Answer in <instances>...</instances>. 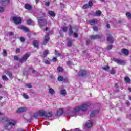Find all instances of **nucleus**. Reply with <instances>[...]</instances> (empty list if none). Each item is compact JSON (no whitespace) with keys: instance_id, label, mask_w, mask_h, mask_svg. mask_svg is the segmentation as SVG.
<instances>
[{"instance_id":"nucleus-2","label":"nucleus","mask_w":131,"mask_h":131,"mask_svg":"<svg viewBox=\"0 0 131 131\" xmlns=\"http://www.w3.org/2000/svg\"><path fill=\"white\" fill-rule=\"evenodd\" d=\"M91 106V103L88 102L87 103L82 104L80 106H76L74 108V111H71L68 116L70 117H73V116H75L77 114V112H79V111L81 110L82 111H86L88 110V108Z\"/></svg>"},{"instance_id":"nucleus-43","label":"nucleus","mask_w":131,"mask_h":131,"mask_svg":"<svg viewBox=\"0 0 131 131\" xmlns=\"http://www.w3.org/2000/svg\"><path fill=\"white\" fill-rule=\"evenodd\" d=\"M2 79L3 80H8V77L6 75L2 76Z\"/></svg>"},{"instance_id":"nucleus-49","label":"nucleus","mask_w":131,"mask_h":131,"mask_svg":"<svg viewBox=\"0 0 131 131\" xmlns=\"http://www.w3.org/2000/svg\"><path fill=\"white\" fill-rule=\"evenodd\" d=\"M62 30L63 31V32H66V31H67V28L66 27L62 28Z\"/></svg>"},{"instance_id":"nucleus-9","label":"nucleus","mask_w":131,"mask_h":131,"mask_svg":"<svg viewBox=\"0 0 131 131\" xmlns=\"http://www.w3.org/2000/svg\"><path fill=\"white\" fill-rule=\"evenodd\" d=\"M27 111V107H21L18 108L16 111L17 113H22Z\"/></svg>"},{"instance_id":"nucleus-52","label":"nucleus","mask_w":131,"mask_h":131,"mask_svg":"<svg viewBox=\"0 0 131 131\" xmlns=\"http://www.w3.org/2000/svg\"><path fill=\"white\" fill-rule=\"evenodd\" d=\"M14 59L15 61H19V58L17 56H14Z\"/></svg>"},{"instance_id":"nucleus-53","label":"nucleus","mask_w":131,"mask_h":131,"mask_svg":"<svg viewBox=\"0 0 131 131\" xmlns=\"http://www.w3.org/2000/svg\"><path fill=\"white\" fill-rule=\"evenodd\" d=\"M45 64H51V63L50 62V61L46 60L45 61Z\"/></svg>"},{"instance_id":"nucleus-31","label":"nucleus","mask_w":131,"mask_h":131,"mask_svg":"<svg viewBox=\"0 0 131 131\" xmlns=\"http://www.w3.org/2000/svg\"><path fill=\"white\" fill-rule=\"evenodd\" d=\"M20 29H22V30H24L25 32H28V31H29V29L26 28V27H21L20 28Z\"/></svg>"},{"instance_id":"nucleus-17","label":"nucleus","mask_w":131,"mask_h":131,"mask_svg":"<svg viewBox=\"0 0 131 131\" xmlns=\"http://www.w3.org/2000/svg\"><path fill=\"white\" fill-rule=\"evenodd\" d=\"M90 24L91 25H95V24H97L98 23V19H92L89 21Z\"/></svg>"},{"instance_id":"nucleus-5","label":"nucleus","mask_w":131,"mask_h":131,"mask_svg":"<svg viewBox=\"0 0 131 131\" xmlns=\"http://www.w3.org/2000/svg\"><path fill=\"white\" fill-rule=\"evenodd\" d=\"M30 56V55L28 53L25 54L21 58L19 59V62H20V63H24V62H26Z\"/></svg>"},{"instance_id":"nucleus-41","label":"nucleus","mask_w":131,"mask_h":131,"mask_svg":"<svg viewBox=\"0 0 131 131\" xmlns=\"http://www.w3.org/2000/svg\"><path fill=\"white\" fill-rule=\"evenodd\" d=\"M109 66H106V67H103L102 68V69L103 70H105V71H108V70H109Z\"/></svg>"},{"instance_id":"nucleus-34","label":"nucleus","mask_w":131,"mask_h":131,"mask_svg":"<svg viewBox=\"0 0 131 131\" xmlns=\"http://www.w3.org/2000/svg\"><path fill=\"white\" fill-rule=\"evenodd\" d=\"M82 8L84 9V10H86V9H89V4H84Z\"/></svg>"},{"instance_id":"nucleus-54","label":"nucleus","mask_w":131,"mask_h":131,"mask_svg":"<svg viewBox=\"0 0 131 131\" xmlns=\"http://www.w3.org/2000/svg\"><path fill=\"white\" fill-rule=\"evenodd\" d=\"M23 97H24V98H25V99H28V98H29L28 95H27L26 94H24Z\"/></svg>"},{"instance_id":"nucleus-24","label":"nucleus","mask_w":131,"mask_h":131,"mask_svg":"<svg viewBox=\"0 0 131 131\" xmlns=\"http://www.w3.org/2000/svg\"><path fill=\"white\" fill-rule=\"evenodd\" d=\"M33 45L35 48H38V41L37 40H35L33 42Z\"/></svg>"},{"instance_id":"nucleus-33","label":"nucleus","mask_w":131,"mask_h":131,"mask_svg":"<svg viewBox=\"0 0 131 131\" xmlns=\"http://www.w3.org/2000/svg\"><path fill=\"white\" fill-rule=\"evenodd\" d=\"M3 54L4 57H7V56H8V53L7 52V51L5 49L3 50Z\"/></svg>"},{"instance_id":"nucleus-12","label":"nucleus","mask_w":131,"mask_h":131,"mask_svg":"<svg viewBox=\"0 0 131 131\" xmlns=\"http://www.w3.org/2000/svg\"><path fill=\"white\" fill-rule=\"evenodd\" d=\"M99 113V110H95L93 111H92L90 114L91 117H94V116H96L97 114Z\"/></svg>"},{"instance_id":"nucleus-29","label":"nucleus","mask_w":131,"mask_h":131,"mask_svg":"<svg viewBox=\"0 0 131 131\" xmlns=\"http://www.w3.org/2000/svg\"><path fill=\"white\" fill-rule=\"evenodd\" d=\"M48 14L51 16V17H55V13L52 11H48Z\"/></svg>"},{"instance_id":"nucleus-62","label":"nucleus","mask_w":131,"mask_h":131,"mask_svg":"<svg viewBox=\"0 0 131 131\" xmlns=\"http://www.w3.org/2000/svg\"><path fill=\"white\" fill-rule=\"evenodd\" d=\"M126 105H127V106H128L129 105V101H126Z\"/></svg>"},{"instance_id":"nucleus-13","label":"nucleus","mask_w":131,"mask_h":131,"mask_svg":"<svg viewBox=\"0 0 131 131\" xmlns=\"http://www.w3.org/2000/svg\"><path fill=\"white\" fill-rule=\"evenodd\" d=\"M93 126V122L91 121H88L86 123V127L88 128H90V127H92Z\"/></svg>"},{"instance_id":"nucleus-15","label":"nucleus","mask_w":131,"mask_h":131,"mask_svg":"<svg viewBox=\"0 0 131 131\" xmlns=\"http://www.w3.org/2000/svg\"><path fill=\"white\" fill-rule=\"evenodd\" d=\"M63 109H62V108L59 109L57 111V112L56 114V116H61V115H62L63 114Z\"/></svg>"},{"instance_id":"nucleus-46","label":"nucleus","mask_w":131,"mask_h":131,"mask_svg":"<svg viewBox=\"0 0 131 131\" xmlns=\"http://www.w3.org/2000/svg\"><path fill=\"white\" fill-rule=\"evenodd\" d=\"M73 36L75 38H77V37H78V34L76 33H74Z\"/></svg>"},{"instance_id":"nucleus-21","label":"nucleus","mask_w":131,"mask_h":131,"mask_svg":"<svg viewBox=\"0 0 131 131\" xmlns=\"http://www.w3.org/2000/svg\"><path fill=\"white\" fill-rule=\"evenodd\" d=\"M122 52L123 53V54H124V55H126V56H127V55H128V54H129L128 50H127L126 49H123L122 50Z\"/></svg>"},{"instance_id":"nucleus-25","label":"nucleus","mask_w":131,"mask_h":131,"mask_svg":"<svg viewBox=\"0 0 131 131\" xmlns=\"http://www.w3.org/2000/svg\"><path fill=\"white\" fill-rule=\"evenodd\" d=\"M60 94L62 96H66V94H67L66 90L65 89H62L60 91Z\"/></svg>"},{"instance_id":"nucleus-32","label":"nucleus","mask_w":131,"mask_h":131,"mask_svg":"<svg viewBox=\"0 0 131 131\" xmlns=\"http://www.w3.org/2000/svg\"><path fill=\"white\" fill-rule=\"evenodd\" d=\"M125 81H126V82H128V83H129V82H130V78H129V77H125Z\"/></svg>"},{"instance_id":"nucleus-10","label":"nucleus","mask_w":131,"mask_h":131,"mask_svg":"<svg viewBox=\"0 0 131 131\" xmlns=\"http://www.w3.org/2000/svg\"><path fill=\"white\" fill-rule=\"evenodd\" d=\"M113 61L116 62L117 64H120V65H123L124 64V61L118 59L117 58H113Z\"/></svg>"},{"instance_id":"nucleus-47","label":"nucleus","mask_w":131,"mask_h":131,"mask_svg":"<svg viewBox=\"0 0 131 131\" xmlns=\"http://www.w3.org/2000/svg\"><path fill=\"white\" fill-rule=\"evenodd\" d=\"M5 11V8L4 7H0V13H3Z\"/></svg>"},{"instance_id":"nucleus-55","label":"nucleus","mask_w":131,"mask_h":131,"mask_svg":"<svg viewBox=\"0 0 131 131\" xmlns=\"http://www.w3.org/2000/svg\"><path fill=\"white\" fill-rule=\"evenodd\" d=\"M16 54H19V53H20V49L19 48H17L16 49Z\"/></svg>"},{"instance_id":"nucleus-58","label":"nucleus","mask_w":131,"mask_h":131,"mask_svg":"<svg viewBox=\"0 0 131 131\" xmlns=\"http://www.w3.org/2000/svg\"><path fill=\"white\" fill-rule=\"evenodd\" d=\"M52 61L53 62H57V58L56 57H53Z\"/></svg>"},{"instance_id":"nucleus-63","label":"nucleus","mask_w":131,"mask_h":131,"mask_svg":"<svg viewBox=\"0 0 131 131\" xmlns=\"http://www.w3.org/2000/svg\"><path fill=\"white\" fill-rule=\"evenodd\" d=\"M106 27H107V28H110V24H107L106 25Z\"/></svg>"},{"instance_id":"nucleus-4","label":"nucleus","mask_w":131,"mask_h":131,"mask_svg":"<svg viewBox=\"0 0 131 131\" xmlns=\"http://www.w3.org/2000/svg\"><path fill=\"white\" fill-rule=\"evenodd\" d=\"M30 72H32L33 74H34V76H36V75L37 74V72L36 71H35V70H33V69H32L31 68H30L29 71H24L23 72V74H24V75H28V74Z\"/></svg>"},{"instance_id":"nucleus-51","label":"nucleus","mask_w":131,"mask_h":131,"mask_svg":"<svg viewBox=\"0 0 131 131\" xmlns=\"http://www.w3.org/2000/svg\"><path fill=\"white\" fill-rule=\"evenodd\" d=\"M20 40L21 42H24V41H25V39L23 37H20Z\"/></svg>"},{"instance_id":"nucleus-56","label":"nucleus","mask_w":131,"mask_h":131,"mask_svg":"<svg viewBox=\"0 0 131 131\" xmlns=\"http://www.w3.org/2000/svg\"><path fill=\"white\" fill-rule=\"evenodd\" d=\"M45 5L46 6H47V7H49L50 6V2H46Z\"/></svg>"},{"instance_id":"nucleus-1","label":"nucleus","mask_w":131,"mask_h":131,"mask_svg":"<svg viewBox=\"0 0 131 131\" xmlns=\"http://www.w3.org/2000/svg\"><path fill=\"white\" fill-rule=\"evenodd\" d=\"M1 122L4 124V127L6 129L10 130L13 128V126H15L17 124V121L14 120H11L9 118L5 117L0 119Z\"/></svg>"},{"instance_id":"nucleus-48","label":"nucleus","mask_w":131,"mask_h":131,"mask_svg":"<svg viewBox=\"0 0 131 131\" xmlns=\"http://www.w3.org/2000/svg\"><path fill=\"white\" fill-rule=\"evenodd\" d=\"M72 63V62H71V61H69L67 62V65H68V66H70Z\"/></svg>"},{"instance_id":"nucleus-20","label":"nucleus","mask_w":131,"mask_h":131,"mask_svg":"<svg viewBox=\"0 0 131 131\" xmlns=\"http://www.w3.org/2000/svg\"><path fill=\"white\" fill-rule=\"evenodd\" d=\"M25 9L29 10V11H30V10L32 9V7L31 6V5L28 4H25Z\"/></svg>"},{"instance_id":"nucleus-42","label":"nucleus","mask_w":131,"mask_h":131,"mask_svg":"<svg viewBox=\"0 0 131 131\" xmlns=\"http://www.w3.org/2000/svg\"><path fill=\"white\" fill-rule=\"evenodd\" d=\"M72 46V40L69 41L68 42V47H71Z\"/></svg>"},{"instance_id":"nucleus-44","label":"nucleus","mask_w":131,"mask_h":131,"mask_svg":"<svg viewBox=\"0 0 131 131\" xmlns=\"http://www.w3.org/2000/svg\"><path fill=\"white\" fill-rule=\"evenodd\" d=\"M26 88H28L29 89H31V88H32L31 84H30L29 83L26 84Z\"/></svg>"},{"instance_id":"nucleus-18","label":"nucleus","mask_w":131,"mask_h":131,"mask_svg":"<svg viewBox=\"0 0 131 131\" xmlns=\"http://www.w3.org/2000/svg\"><path fill=\"white\" fill-rule=\"evenodd\" d=\"M107 41H109V42H112V43L114 42V38H113L111 36L107 37Z\"/></svg>"},{"instance_id":"nucleus-59","label":"nucleus","mask_w":131,"mask_h":131,"mask_svg":"<svg viewBox=\"0 0 131 131\" xmlns=\"http://www.w3.org/2000/svg\"><path fill=\"white\" fill-rule=\"evenodd\" d=\"M9 35L10 36H13L14 35V33L12 32H9Z\"/></svg>"},{"instance_id":"nucleus-11","label":"nucleus","mask_w":131,"mask_h":131,"mask_svg":"<svg viewBox=\"0 0 131 131\" xmlns=\"http://www.w3.org/2000/svg\"><path fill=\"white\" fill-rule=\"evenodd\" d=\"M102 37V35H95L90 36L91 39H99Z\"/></svg>"},{"instance_id":"nucleus-28","label":"nucleus","mask_w":131,"mask_h":131,"mask_svg":"<svg viewBox=\"0 0 131 131\" xmlns=\"http://www.w3.org/2000/svg\"><path fill=\"white\" fill-rule=\"evenodd\" d=\"M49 94H50V95H54V94H55V91L54 90V89L50 88L49 89Z\"/></svg>"},{"instance_id":"nucleus-7","label":"nucleus","mask_w":131,"mask_h":131,"mask_svg":"<svg viewBox=\"0 0 131 131\" xmlns=\"http://www.w3.org/2000/svg\"><path fill=\"white\" fill-rule=\"evenodd\" d=\"M88 72H86V70H81L79 71L78 73V76H86Z\"/></svg>"},{"instance_id":"nucleus-27","label":"nucleus","mask_w":131,"mask_h":131,"mask_svg":"<svg viewBox=\"0 0 131 131\" xmlns=\"http://www.w3.org/2000/svg\"><path fill=\"white\" fill-rule=\"evenodd\" d=\"M73 34V31H72V27L71 25H70V29H69V35L71 36Z\"/></svg>"},{"instance_id":"nucleus-40","label":"nucleus","mask_w":131,"mask_h":131,"mask_svg":"<svg viewBox=\"0 0 131 131\" xmlns=\"http://www.w3.org/2000/svg\"><path fill=\"white\" fill-rule=\"evenodd\" d=\"M63 80H64V78H63V77L62 76H59L58 78V81H63Z\"/></svg>"},{"instance_id":"nucleus-30","label":"nucleus","mask_w":131,"mask_h":131,"mask_svg":"<svg viewBox=\"0 0 131 131\" xmlns=\"http://www.w3.org/2000/svg\"><path fill=\"white\" fill-rule=\"evenodd\" d=\"M48 55H49V50H45L43 53V57H46Z\"/></svg>"},{"instance_id":"nucleus-61","label":"nucleus","mask_w":131,"mask_h":131,"mask_svg":"<svg viewBox=\"0 0 131 131\" xmlns=\"http://www.w3.org/2000/svg\"><path fill=\"white\" fill-rule=\"evenodd\" d=\"M73 131H81V130H80L78 128H76L75 129H74V130Z\"/></svg>"},{"instance_id":"nucleus-8","label":"nucleus","mask_w":131,"mask_h":131,"mask_svg":"<svg viewBox=\"0 0 131 131\" xmlns=\"http://www.w3.org/2000/svg\"><path fill=\"white\" fill-rule=\"evenodd\" d=\"M49 40H50V34L49 33H47L45 35L43 45H47L49 42Z\"/></svg>"},{"instance_id":"nucleus-19","label":"nucleus","mask_w":131,"mask_h":131,"mask_svg":"<svg viewBox=\"0 0 131 131\" xmlns=\"http://www.w3.org/2000/svg\"><path fill=\"white\" fill-rule=\"evenodd\" d=\"M52 112H46L45 117H52Z\"/></svg>"},{"instance_id":"nucleus-14","label":"nucleus","mask_w":131,"mask_h":131,"mask_svg":"<svg viewBox=\"0 0 131 131\" xmlns=\"http://www.w3.org/2000/svg\"><path fill=\"white\" fill-rule=\"evenodd\" d=\"M5 73H6V74H8L9 78H10V79H13V76L12 74V73L8 70H6L5 71Z\"/></svg>"},{"instance_id":"nucleus-50","label":"nucleus","mask_w":131,"mask_h":131,"mask_svg":"<svg viewBox=\"0 0 131 131\" xmlns=\"http://www.w3.org/2000/svg\"><path fill=\"white\" fill-rule=\"evenodd\" d=\"M93 30L94 31H98V27L97 26L93 27Z\"/></svg>"},{"instance_id":"nucleus-36","label":"nucleus","mask_w":131,"mask_h":131,"mask_svg":"<svg viewBox=\"0 0 131 131\" xmlns=\"http://www.w3.org/2000/svg\"><path fill=\"white\" fill-rule=\"evenodd\" d=\"M63 70V69L62 67H59L57 68V71H59V72H62Z\"/></svg>"},{"instance_id":"nucleus-38","label":"nucleus","mask_w":131,"mask_h":131,"mask_svg":"<svg viewBox=\"0 0 131 131\" xmlns=\"http://www.w3.org/2000/svg\"><path fill=\"white\" fill-rule=\"evenodd\" d=\"M38 115H39L38 113H35L33 115V117H34V118H37V117H38Z\"/></svg>"},{"instance_id":"nucleus-3","label":"nucleus","mask_w":131,"mask_h":131,"mask_svg":"<svg viewBox=\"0 0 131 131\" xmlns=\"http://www.w3.org/2000/svg\"><path fill=\"white\" fill-rule=\"evenodd\" d=\"M38 21L40 24V27H43V26H47V19L43 17H38Z\"/></svg>"},{"instance_id":"nucleus-26","label":"nucleus","mask_w":131,"mask_h":131,"mask_svg":"<svg viewBox=\"0 0 131 131\" xmlns=\"http://www.w3.org/2000/svg\"><path fill=\"white\" fill-rule=\"evenodd\" d=\"M101 14H102V12L101 11L98 10L96 12V14L94 15V16H97V17H100L101 16Z\"/></svg>"},{"instance_id":"nucleus-39","label":"nucleus","mask_w":131,"mask_h":131,"mask_svg":"<svg viewBox=\"0 0 131 131\" xmlns=\"http://www.w3.org/2000/svg\"><path fill=\"white\" fill-rule=\"evenodd\" d=\"M89 7H93V2L92 1H89L88 2Z\"/></svg>"},{"instance_id":"nucleus-16","label":"nucleus","mask_w":131,"mask_h":131,"mask_svg":"<svg viewBox=\"0 0 131 131\" xmlns=\"http://www.w3.org/2000/svg\"><path fill=\"white\" fill-rule=\"evenodd\" d=\"M46 112V111H45L43 110H41L39 111V112H38L39 115H40V116H45Z\"/></svg>"},{"instance_id":"nucleus-60","label":"nucleus","mask_w":131,"mask_h":131,"mask_svg":"<svg viewBox=\"0 0 131 131\" xmlns=\"http://www.w3.org/2000/svg\"><path fill=\"white\" fill-rule=\"evenodd\" d=\"M90 42H91V41L90 40H88L86 41V45H89Z\"/></svg>"},{"instance_id":"nucleus-23","label":"nucleus","mask_w":131,"mask_h":131,"mask_svg":"<svg viewBox=\"0 0 131 131\" xmlns=\"http://www.w3.org/2000/svg\"><path fill=\"white\" fill-rule=\"evenodd\" d=\"M27 23L28 25H34V22H33L31 19L27 20Z\"/></svg>"},{"instance_id":"nucleus-45","label":"nucleus","mask_w":131,"mask_h":131,"mask_svg":"<svg viewBox=\"0 0 131 131\" xmlns=\"http://www.w3.org/2000/svg\"><path fill=\"white\" fill-rule=\"evenodd\" d=\"M115 74V70L114 69H112V70L111 71V74Z\"/></svg>"},{"instance_id":"nucleus-37","label":"nucleus","mask_w":131,"mask_h":131,"mask_svg":"<svg viewBox=\"0 0 131 131\" xmlns=\"http://www.w3.org/2000/svg\"><path fill=\"white\" fill-rule=\"evenodd\" d=\"M55 55L56 56H59V57H61L62 56V54L58 52L56 50L55 51Z\"/></svg>"},{"instance_id":"nucleus-22","label":"nucleus","mask_w":131,"mask_h":131,"mask_svg":"<svg viewBox=\"0 0 131 131\" xmlns=\"http://www.w3.org/2000/svg\"><path fill=\"white\" fill-rule=\"evenodd\" d=\"M10 2V0H1L2 5H7V4H9Z\"/></svg>"},{"instance_id":"nucleus-64","label":"nucleus","mask_w":131,"mask_h":131,"mask_svg":"<svg viewBox=\"0 0 131 131\" xmlns=\"http://www.w3.org/2000/svg\"><path fill=\"white\" fill-rule=\"evenodd\" d=\"M48 29H49V28L46 27V28L44 29V30H45V31H47L48 30Z\"/></svg>"},{"instance_id":"nucleus-35","label":"nucleus","mask_w":131,"mask_h":131,"mask_svg":"<svg viewBox=\"0 0 131 131\" xmlns=\"http://www.w3.org/2000/svg\"><path fill=\"white\" fill-rule=\"evenodd\" d=\"M126 16L127 17L128 19H131V14L129 12H127L126 13Z\"/></svg>"},{"instance_id":"nucleus-6","label":"nucleus","mask_w":131,"mask_h":131,"mask_svg":"<svg viewBox=\"0 0 131 131\" xmlns=\"http://www.w3.org/2000/svg\"><path fill=\"white\" fill-rule=\"evenodd\" d=\"M13 20L15 24H20L22 22L21 17H13Z\"/></svg>"},{"instance_id":"nucleus-57","label":"nucleus","mask_w":131,"mask_h":131,"mask_svg":"<svg viewBox=\"0 0 131 131\" xmlns=\"http://www.w3.org/2000/svg\"><path fill=\"white\" fill-rule=\"evenodd\" d=\"M112 49V45H109L107 47V50H111Z\"/></svg>"}]
</instances>
